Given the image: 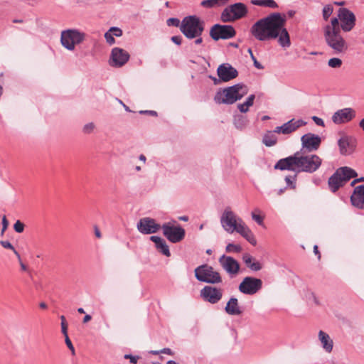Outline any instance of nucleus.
I'll use <instances>...</instances> for the list:
<instances>
[{
    "instance_id": "nucleus-1",
    "label": "nucleus",
    "mask_w": 364,
    "mask_h": 364,
    "mask_svg": "<svg viewBox=\"0 0 364 364\" xmlns=\"http://www.w3.org/2000/svg\"><path fill=\"white\" fill-rule=\"evenodd\" d=\"M285 24L284 16L279 13H273L256 21L250 28V33L259 41L277 39L281 47L287 48L291 46V40Z\"/></svg>"
},
{
    "instance_id": "nucleus-2",
    "label": "nucleus",
    "mask_w": 364,
    "mask_h": 364,
    "mask_svg": "<svg viewBox=\"0 0 364 364\" xmlns=\"http://www.w3.org/2000/svg\"><path fill=\"white\" fill-rule=\"evenodd\" d=\"M321 163L322 160L316 154L304 156L297 151L292 156L279 159L275 164L274 168L296 173H314L321 166Z\"/></svg>"
},
{
    "instance_id": "nucleus-3",
    "label": "nucleus",
    "mask_w": 364,
    "mask_h": 364,
    "mask_svg": "<svg viewBox=\"0 0 364 364\" xmlns=\"http://www.w3.org/2000/svg\"><path fill=\"white\" fill-rule=\"evenodd\" d=\"M220 223L222 227L226 232L229 233L237 232L251 245L254 246L257 245V240L252 230L245 223L242 219L238 218L230 208H227L224 210L220 218Z\"/></svg>"
},
{
    "instance_id": "nucleus-4",
    "label": "nucleus",
    "mask_w": 364,
    "mask_h": 364,
    "mask_svg": "<svg viewBox=\"0 0 364 364\" xmlns=\"http://www.w3.org/2000/svg\"><path fill=\"white\" fill-rule=\"evenodd\" d=\"M337 21H331L330 24L326 25L323 30V36L327 46L333 50L334 54L346 53L348 45L342 36L340 28H336Z\"/></svg>"
},
{
    "instance_id": "nucleus-5",
    "label": "nucleus",
    "mask_w": 364,
    "mask_h": 364,
    "mask_svg": "<svg viewBox=\"0 0 364 364\" xmlns=\"http://www.w3.org/2000/svg\"><path fill=\"white\" fill-rule=\"evenodd\" d=\"M248 92L247 86L236 84L217 92L214 100L218 104L232 105L242 99Z\"/></svg>"
},
{
    "instance_id": "nucleus-6",
    "label": "nucleus",
    "mask_w": 364,
    "mask_h": 364,
    "mask_svg": "<svg viewBox=\"0 0 364 364\" xmlns=\"http://www.w3.org/2000/svg\"><path fill=\"white\" fill-rule=\"evenodd\" d=\"M357 176V172L352 168L348 166L340 167L328 178L329 188L332 192L335 193L351 178Z\"/></svg>"
},
{
    "instance_id": "nucleus-7",
    "label": "nucleus",
    "mask_w": 364,
    "mask_h": 364,
    "mask_svg": "<svg viewBox=\"0 0 364 364\" xmlns=\"http://www.w3.org/2000/svg\"><path fill=\"white\" fill-rule=\"evenodd\" d=\"M180 31L188 39L201 36L204 31V22L196 16L185 17L180 25Z\"/></svg>"
},
{
    "instance_id": "nucleus-8",
    "label": "nucleus",
    "mask_w": 364,
    "mask_h": 364,
    "mask_svg": "<svg viewBox=\"0 0 364 364\" xmlns=\"http://www.w3.org/2000/svg\"><path fill=\"white\" fill-rule=\"evenodd\" d=\"M334 20L337 21L335 28H340L343 32H350L355 26V15L347 8H340L337 12V17H333L331 19V21Z\"/></svg>"
},
{
    "instance_id": "nucleus-9",
    "label": "nucleus",
    "mask_w": 364,
    "mask_h": 364,
    "mask_svg": "<svg viewBox=\"0 0 364 364\" xmlns=\"http://www.w3.org/2000/svg\"><path fill=\"white\" fill-rule=\"evenodd\" d=\"M86 38V33L76 28L63 31L60 36L62 46L68 50H74L76 45L82 43Z\"/></svg>"
},
{
    "instance_id": "nucleus-10",
    "label": "nucleus",
    "mask_w": 364,
    "mask_h": 364,
    "mask_svg": "<svg viewBox=\"0 0 364 364\" xmlns=\"http://www.w3.org/2000/svg\"><path fill=\"white\" fill-rule=\"evenodd\" d=\"M195 277L199 282L208 284H219L222 282L220 274L208 264H202L194 270Z\"/></svg>"
},
{
    "instance_id": "nucleus-11",
    "label": "nucleus",
    "mask_w": 364,
    "mask_h": 364,
    "mask_svg": "<svg viewBox=\"0 0 364 364\" xmlns=\"http://www.w3.org/2000/svg\"><path fill=\"white\" fill-rule=\"evenodd\" d=\"M247 8L243 3H235L225 8L221 14L223 22H232L245 17L247 14Z\"/></svg>"
},
{
    "instance_id": "nucleus-12",
    "label": "nucleus",
    "mask_w": 364,
    "mask_h": 364,
    "mask_svg": "<svg viewBox=\"0 0 364 364\" xmlns=\"http://www.w3.org/2000/svg\"><path fill=\"white\" fill-rule=\"evenodd\" d=\"M176 221L168 222L161 226L164 235L173 243H177L183 240L185 230L179 225H175Z\"/></svg>"
},
{
    "instance_id": "nucleus-13",
    "label": "nucleus",
    "mask_w": 364,
    "mask_h": 364,
    "mask_svg": "<svg viewBox=\"0 0 364 364\" xmlns=\"http://www.w3.org/2000/svg\"><path fill=\"white\" fill-rule=\"evenodd\" d=\"M235 35V29L230 25L215 24L210 30V36L214 41L230 39Z\"/></svg>"
},
{
    "instance_id": "nucleus-14",
    "label": "nucleus",
    "mask_w": 364,
    "mask_h": 364,
    "mask_svg": "<svg viewBox=\"0 0 364 364\" xmlns=\"http://www.w3.org/2000/svg\"><path fill=\"white\" fill-rule=\"evenodd\" d=\"M223 295V289L213 286H205L200 291V296L203 300L211 304L218 303L222 299Z\"/></svg>"
},
{
    "instance_id": "nucleus-15",
    "label": "nucleus",
    "mask_w": 364,
    "mask_h": 364,
    "mask_svg": "<svg viewBox=\"0 0 364 364\" xmlns=\"http://www.w3.org/2000/svg\"><path fill=\"white\" fill-rule=\"evenodd\" d=\"M262 286L260 279L247 277L243 279L239 285V290L245 294L252 295L257 293Z\"/></svg>"
},
{
    "instance_id": "nucleus-16",
    "label": "nucleus",
    "mask_w": 364,
    "mask_h": 364,
    "mask_svg": "<svg viewBox=\"0 0 364 364\" xmlns=\"http://www.w3.org/2000/svg\"><path fill=\"white\" fill-rule=\"evenodd\" d=\"M218 262L223 269L230 276L235 277L240 272L239 262L230 256L222 255Z\"/></svg>"
},
{
    "instance_id": "nucleus-17",
    "label": "nucleus",
    "mask_w": 364,
    "mask_h": 364,
    "mask_svg": "<svg viewBox=\"0 0 364 364\" xmlns=\"http://www.w3.org/2000/svg\"><path fill=\"white\" fill-rule=\"evenodd\" d=\"M130 55L125 50L116 47L112 50L109 65L112 67L120 68L129 60Z\"/></svg>"
},
{
    "instance_id": "nucleus-18",
    "label": "nucleus",
    "mask_w": 364,
    "mask_h": 364,
    "mask_svg": "<svg viewBox=\"0 0 364 364\" xmlns=\"http://www.w3.org/2000/svg\"><path fill=\"white\" fill-rule=\"evenodd\" d=\"M138 230L144 235H149L156 232L161 228L160 225L150 218H143L137 223Z\"/></svg>"
},
{
    "instance_id": "nucleus-19",
    "label": "nucleus",
    "mask_w": 364,
    "mask_h": 364,
    "mask_svg": "<svg viewBox=\"0 0 364 364\" xmlns=\"http://www.w3.org/2000/svg\"><path fill=\"white\" fill-rule=\"evenodd\" d=\"M355 117V111L350 107L336 111L332 116V121L336 124H341L351 121Z\"/></svg>"
},
{
    "instance_id": "nucleus-20",
    "label": "nucleus",
    "mask_w": 364,
    "mask_h": 364,
    "mask_svg": "<svg viewBox=\"0 0 364 364\" xmlns=\"http://www.w3.org/2000/svg\"><path fill=\"white\" fill-rule=\"evenodd\" d=\"M302 148L309 151H316L321 144V139L320 136L314 134L308 133L303 135L301 138Z\"/></svg>"
},
{
    "instance_id": "nucleus-21",
    "label": "nucleus",
    "mask_w": 364,
    "mask_h": 364,
    "mask_svg": "<svg viewBox=\"0 0 364 364\" xmlns=\"http://www.w3.org/2000/svg\"><path fill=\"white\" fill-rule=\"evenodd\" d=\"M218 76L223 82H228L235 79L238 72L229 63H223L220 65L217 70Z\"/></svg>"
},
{
    "instance_id": "nucleus-22",
    "label": "nucleus",
    "mask_w": 364,
    "mask_h": 364,
    "mask_svg": "<svg viewBox=\"0 0 364 364\" xmlns=\"http://www.w3.org/2000/svg\"><path fill=\"white\" fill-rule=\"evenodd\" d=\"M306 123L301 119H292L289 122L284 123L282 126L277 127L274 132L277 134H289L296 131L300 127L304 125Z\"/></svg>"
},
{
    "instance_id": "nucleus-23",
    "label": "nucleus",
    "mask_w": 364,
    "mask_h": 364,
    "mask_svg": "<svg viewBox=\"0 0 364 364\" xmlns=\"http://www.w3.org/2000/svg\"><path fill=\"white\" fill-rule=\"evenodd\" d=\"M338 144L340 153L345 156L353 154L356 146L355 140L350 139L348 136L341 137L338 140Z\"/></svg>"
},
{
    "instance_id": "nucleus-24",
    "label": "nucleus",
    "mask_w": 364,
    "mask_h": 364,
    "mask_svg": "<svg viewBox=\"0 0 364 364\" xmlns=\"http://www.w3.org/2000/svg\"><path fill=\"white\" fill-rule=\"evenodd\" d=\"M350 201L353 206L359 209H364V185L355 187L350 196Z\"/></svg>"
},
{
    "instance_id": "nucleus-25",
    "label": "nucleus",
    "mask_w": 364,
    "mask_h": 364,
    "mask_svg": "<svg viewBox=\"0 0 364 364\" xmlns=\"http://www.w3.org/2000/svg\"><path fill=\"white\" fill-rule=\"evenodd\" d=\"M318 340L321 344L323 349L326 353H331L333 348V341L330 336L323 331H319L318 334Z\"/></svg>"
},
{
    "instance_id": "nucleus-26",
    "label": "nucleus",
    "mask_w": 364,
    "mask_h": 364,
    "mask_svg": "<svg viewBox=\"0 0 364 364\" xmlns=\"http://www.w3.org/2000/svg\"><path fill=\"white\" fill-rule=\"evenodd\" d=\"M225 310L228 314L232 316H237L242 313L238 304V301L235 297H231L230 299L226 304Z\"/></svg>"
},
{
    "instance_id": "nucleus-27",
    "label": "nucleus",
    "mask_w": 364,
    "mask_h": 364,
    "mask_svg": "<svg viewBox=\"0 0 364 364\" xmlns=\"http://www.w3.org/2000/svg\"><path fill=\"white\" fill-rule=\"evenodd\" d=\"M150 240L155 243L156 247L159 250L163 255L166 257L170 256V251L168 246L166 245V241L159 236H151Z\"/></svg>"
},
{
    "instance_id": "nucleus-28",
    "label": "nucleus",
    "mask_w": 364,
    "mask_h": 364,
    "mask_svg": "<svg viewBox=\"0 0 364 364\" xmlns=\"http://www.w3.org/2000/svg\"><path fill=\"white\" fill-rule=\"evenodd\" d=\"M122 36V31L118 27H111L105 33V38L109 45H113L115 43L114 36L120 37Z\"/></svg>"
},
{
    "instance_id": "nucleus-29",
    "label": "nucleus",
    "mask_w": 364,
    "mask_h": 364,
    "mask_svg": "<svg viewBox=\"0 0 364 364\" xmlns=\"http://www.w3.org/2000/svg\"><path fill=\"white\" fill-rule=\"evenodd\" d=\"M242 259L245 264L250 269L253 271H259L262 269V264L258 261H256L250 254L246 253L242 256Z\"/></svg>"
},
{
    "instance_id": "nucleus-30",
    "label": "nucleus",
    "mask_w": 364,
    "mask_h": 364,
    "mask_svg": "<svg viewBox=\"0 0 364 364\" xmlns=\"http://www.w3.org/2000/svg\"><path fill=\"white\" fill-rule=\"evenodd\" d=\"M277 132L274 131H267L263 136L262 142L267 146H272L277 142Z\"/></svg>"
},
{
    "instance_id": "nucleus-31",
    "label": "nucleus",
    "mask_w": 364,
    "mask_h": 364,
    "mask_svg": "<svg viewBox=\"0 0 364 364\" xmlns=\"http://www.w3.org/2000/svg\"><path fill=\"white\" fill-rule=\"evenodd\" d=\"M229 0H203L200 5L204 8L211 9L225 5Z\"/></svg>"
},
{
    "instance_id": "nucleus-32",
    "label": "nucleus",
    "mask_w": 364,
    "mask_h": 364,
    "mask_svg": "<svg viewBox=\"0 0 364 364\" xmlns=\"http://www.w3.org/2000/svg\"><path fill=\"white\" fill-rule=\"evenodd\" d=\"M255 98V95H253V94L250 95L247 98V100H245V102L237 105L238 109L242 113L247 112L249 110L250 107L252 106V105L254 103Z\"/></svg>"
},
{
    "instance_id": "nucleus-33",
    "label": "nucleus",
    "mask_w": 364,
    "mask_h": 364,
    "mask_svg": "<svg viewBox=\"0 0 364 364\" xmlns=\"http://www.w3.org/2000/svg\"><path fill=\"white\" fill-rule=\"evenodd\" d=\"M252 4L256 6H260L268 8H277V4L274 0H252Z\"/></svg>"
},
{
    "instance_id": "nucleus-34",
    "label": "nucleus",
    "mask_w": 364,
    "mask_h": 364,
    "mask_svg": "<svg viewBox=\"0 0 364 364\" xmlns=\"http://www.w3.org/2000/svg\"><path fill=\"white\" fill-rule=\"evenodd\" d=\"M333 8L332 5L327 4V5L324 6L323 8V11H322V15H323V19L325 21H327L329 18V17L331 16V14H333Z\"/></svg>"
},
{
    "instance_id": "nucleus-35",
    "label": "nucleus",
    "mask_w": 364,
    "mask_h": 364,
    "mask_svg": "<svg viewBox=\"0 0 364 364\" xmlns=\"http://www.w3.org/2000/svg\"><path fill=\"white\" fill-rule=\"evenodd\" d=\"M0 244L3 247L12 250L14 252V253L15 254V255L16 256L17 259H20V254L16 250L14 247L12 245V244L9 241L1 240L0 242Z\"/></svg>"
},
{
    "instance_id": "nucleus-36",
    "label": "nucleus",
    "mask_w": 364,
    "mask_h": 364,
    "mask_svg": "<svg viewBox=\"0 0 364 364\" xmlns=\"http://www.w3.org/2000/svg\"><path fill=\"white\" fill-rule=\"evenodd\" d=\"M343 62L338 58H332L328 60V65L332 68H339L341 67Z\"/></svg>"
},
{
    "instance_id": "nucleus-37",
    "label": "nucleus",
    "mask_w": 364,
    "mask_h": 364,
    "mask_svg": "<svg viewBox=\"0 0 364 364\" xmlns=\"http://www.w3.org/2000/svg\"><path fill=\"white\" fill-rule=\"evenodd\" d=\"M296 176H287L285 177V182L288 188L294 189L296 188Z\"/></svg>"
},
{
    "instance_id": "nucleus-38",
    "label": "nucleus",
    "mask_w": 364,
    "mask_h": 364,
    "mask_svg": "<svg viewBox=\"0 0 364 364\" xmlns=\"http://www.w3.org/2000/svg\"><path fill=\"white\" fill-rule=\"evenodd\" d=\"M227 252H240L242 251V247L240 245L233 243H229L225 248Z\"/></svg>"
},
{
    "instance_id": "nucleus-39",
    "label": "nucleus",
    "mask_w": 364,
    "mask_h": 364,
    "mask_svg": "<svg viewBox=\"0 0 364 364\" xmlns=\"http://www.w3.org/2000/svg\"><path fill=\"white\" fill-rule=\"evenodd\" d=\"M259 213V210L257 209L254 211L252 212L251 215H252V218L259 225H263V220H264V217L257 214L256 213Z\"/></svg>"
},
{
    "instance_id": "nucleus-40",
    "label": "nucleus",
    "mask_w": 364,
    "mask_h": 364,
    "mask_svg": "<svg viewBox=\"0 0 364 364\" xmlns=\"http://www.w3.org/2000/svg\"><path fill=\"white\" fill-rule=\"evenodd\" d=\"M167 25L169 26L180 27L181 23L179 19L176 18H170L167 20Z\"/></svg>"
},
{
    "instance_id": "nucleus-41",
    "label": "nucleus",
    "mask_w": 364,
    "mask_h": 364,
    "mask_svg": "<svg viewBox=\"0 0 364 364\" xmlns=\"http://www.w3.org/2000/svg\"><path fill=\"white\" fill-rule=\"evenodd\" d=\"M14 229L16 232L21 233L24 230V225L21 221L17 220L14 225Z\"/></svg>"
},
{
    "instance_id": "nucleus-42",
    "label": "nucleus",
    "mask_w": 364,
    "mask_h": 364,
    "mask_svg": "<svg viewBox=\"0 0 364 364\" xmlns=\"http://www.w3.org/2000/svg\"><path fill=\"white\" fill-rule=\"evenodd\" d=\"M65 343H66L68 348L70 350L72 354L75 355V348H74L70 339L69 338L68 336H65Z\"/></svg>"
},
{
    "instance_id": "nucleus-43",
    "label": "nucleus",
    "mask_w": 364,
    "mask_h": 364,
    "mask_svg": "<svg viewBox=\"0 0 364 364\" xmlns=\"http://www.w3.org/2000/svg\"><path fill=\"white\" fill-rule=\"evenodd\" d=\"M124 358L125 359H129L130 363L132 364H136L138 362V360L139 359V356H134V355H132L130 354H125Z\"/></svg>"
},
{
    "instance_id": "nucleus-44",
    "label": "nucleus",
    "mask_w": 364,
    "mask_h": 364,
    "mask_svg": "<svg viewBox=\"0 0 364 364\" xmlns=\"http://www.w3.org/2000/svg\"><path fill=\"white\" fill-rule=\"evenodd\" d=\"M95 125L93 123H88L84 126L83 131L84 132L89 134L93 131Z\"/></svg>"
},
{
    "instance_id": "nucleus-45",
    "label": "nucleus",
    "mask_w": 364,
    "mask_h": 364,
    "mask_svg": "<svg viewBox=\"0 0 364 364\" xmlns=\"http://www.w3.org/2000/svg\"><path fill=\"white\" fill-rule=\"evenodd\" d=\"M312 120L318 126H321V127H324L325 126L323 120L321 118L318 117H316V116L312 117Z\"/></svg>"
},
{
    "instance_id": "nucleus-46",
    "label": "nucleus",
    "mask_w": 364,
    "mask_h": 364,
    "mask_svg": "<svg viewBox=\"0 0 364 364\" xmlns=\"http://www.w3.org/2000/svg\"><path fill=\"white\" fill-rule=\"evenodd\" d=\"M9 225V222L6 219V217L5 215L2 218V231L1 232L4 233V232L7 229Z\"/></svg>"
},
{
    "instance_id": "nucleus-47",
    "label": "nucleus",
    "mask_w": 364,
    "mask_h": 364,
    "mask_svg": "<svg viewBox=\"0 0 364 364\" xmlns=\"http://www.w3.org/2000/svg\"><path fill=\"white\" fill-rule=\"evenodd\" d=\"M171 41L176 45L181 44V37L179 36H174L171 37Z\"/></svg>"
},
{
    "instance_id": "nucleus-48",
    "label": "nucleus",
    "mask_w": 364,
    "mask_h": 364,
    "mask_svg": "<svg viewBox=\"0 0 364 364\" xmlns=\"http://www.w3.org/2000/svg\"><path fill=\"white\" fill-rule=\"evenodd\" d=\"M61 330L63 334L66 336L68 335V325L66 323L61 322Z\"/></svg>"
},
{
    "instance_id": "nucleus-49",
    "label": "nucleus",
    "mask_w": 364,
    "mask_h": 364,
    "mask_svg": "<svg viewBox=\"0 0 364 364\" xmlns=\"http://www.w3.org/2000/svg\"><path fill=\"white\" fill-rule=\"evenodd\" d=\"M252 60L254 61V65L258 69H262L263 66L257 60L256 58L252 54Z\"/></svg>"
},
{
    "instance_id": "nucleus-50",
    "label": "nucleus",
    "mask_w": 364,
    "mask_h": 364,
    "mask_svg": "<svg viewBox=\"0 0 364 364\" xmlns=\"http://www.w3.org/2000/svg\"><path fill=\"white\" fill-rule=\"evenodd\" d=\"M18 260L19 262L21 270L22 271H25V272L27 271L28 270L27 266L23 264V262L21 260V257H20V259H18Z\"/></svg>"
},
{
    "instance_id": "nucleus-51",
    "label": "nucleus",
    "mask_w": 364,
    "mask_h": 364,
    "mask_svg": "<svg viewBox=\"0 0 364 364\" xmlns=\"http://www.w3.org/2000/svg\"><path fill=\"white\" fill-rule=\"evenodd\" d=\"M194 38H196L194 41L195 44L200 45L203 43V38L201 36H198V37H195Z\"/></svg>"
},
{
    "instance_id": "nucleus-52",
    "label": "nucleus",
    "mask_w": 364,
    "mask_h": 364,
    "mask_svg": "<svg viewBox=\"0 0 364 364\" xmlns=\"http://www.w3.org/2000/svg\"><path fill=\"white\" fill-rule=\"evenodd\" d=\"M161 353L168 354V355L173 354L172 350L170 348H164L163 350H161Z\"/></svg>"
},
{
    "instance_id": "nucleus-53",
    "label": "nucleus",
    "mask_w": 364,
    "mask_h": 364,
    "mask_svg": "<svg viewBox=\"0 0 364 364\" xmlns=\"http://www.w3.org/2000/svg\"><path fill=\"white\" fill-rule=\"evenodd\" d=\"M91 318H92L91 316L87 314L85 316V317L83 318V322L87 323V322L90 321L91 320Z\"/></svg>"
},
{
    "instance_id": "nucleus-54",
    "label": "nucleus",
    "mask_w": 364,
    "mask_h": 364,
    "mask_svg": "<svg viewBox=\"0 0 364 364\" xmlns=\"http://www.w3.org/2000/svg\"><path fill=\"white\" fill-rule=\"evenodd\" d=\"M314 253H315L316 255H318V258H320V257H321V256H320V254H319V252H318V246H317V245H315V246L314 247Z\"/></svg>"
},
{
    "instance_id": "nucleus-55",
    "label": "nucleus",
    "mask_w": 364,
    "mask_h": 364,
    "mask_svg": "<svg viewBox=\"0 0 364 364\" xmlns=\"http://www.w3.org/2000/svg\"><path fill=\"white\" fill-rule=\"evenodd\" d=\"M359 126L364 131V118L360 121Z\"/></svg>"
},
{
    "instance_id": "nucleus-56",
    "label": "nucleus",
    "mask_w": 364,
    "mask_h": 364,
    "mask_svg": "<svg viewBox=\"0 0 364 364\" xmlns=\"http://www.w3.org/2000/svg\"><path fill=\"white\" fill-rule=\"evenodd\" d=\"M39 306H40V308L43 309H47V304L44 302L40 303Z\"/></svg>"
},
{
    "instance_id": "nucleus-57",
    "label": "nucleus",
    "mask_w": 364,
    "mask_h": 364,
    "mask_svg": "<svg viewBox=\"0 0 364 364\" xmlns=\"http://www.w3.org/2000/svg\"><path fill=\"white\" fill-rule=\"evenodd\" d=\"M95 235L98 238L101 237V234H100V230L98 229L95 230Z\"/></svg>"
},
{
    "instance_id": "nucleus-58",
    "label": "nucleus",
    "mask_w": 364,
    "mask_h": 364,
    "mask_svg": "<svg viewBox=\"0 0 364 364\" xmlns=\"http://www.w3.org/2000/svg\"><path fill=\"white\" fill-rule=\"evenodd\" d=\"M334 4L338 6H343L345 4V1H335Z\"/></svg>"
},
{
    "instance_id": "nucleus-59",
    "label": "nucleus",
    "mask_w": 364,
    "mask_h": 364,
    "mask_svg": "<svg viewBox=\"0 0 364 364\" xmlns=\"http://www.w3.org/2000/svg\"><path fill=\"white\" fill-rule=\"evenodd\" d=\"M358 178H355L354 179L351 183H350V186H354L357 183H358Z\"/></svg>"
},
{
    "instance_id": "nucleus-60",
    "label": "nucleus",
    "mask_w": 364,
    "mask_h": 364,
    "mask_svg": "<svg viewBox=\"0 0 364 364\" xmlns=\"http://www.w3.org/2000/svg\"><path fill=\"white\" fill-rule=\"evenodd\" d=\"M139 160H141V161H142L145 162V161H146V157H145V156H144V155H143V154H141V155L139 156Z\"/></svg>"
},
{
    "instance_id": "nucleus-61",
    "label": "nucleus",
    "mask_w": 364,
    "mask_h": 364,
    "mask_svg": "<svg viewBox=\"0 0 364 364\" xmlns=\"http://www.w3.org/2000/svg\"><path fill=\"white\" fill-rule=\"evenodd\" d=\"M179 220L183 221H187L188 220V218L187 216H181L179 218Z\"/></svg>"
},
{
    "instance_id": "nucleus-62",
    "label": "nucleus",
    "mask_w": 364,
    "mask_h": 364,
    "mask_svg": "<svg viewBox=\"0 0 364 364\" xmlns=\"http://www.w3.org/2000/svg\"><path fill=\"white\" fill-rule=\"evenodd\" d=\"M166 364H178V363L174 360H169L167 362Z\"/></svg>"
},
{
    "instance_id": "nucleus-63",
    "label": "nucleus",
    "mask_w": 364,
    "mask_h": 364,
    "mask_svg": "<svg viewBox=\"0 0 364 364\" xmlns=\"http://www.w3.org/2000/svg\"><path fill=\"white\" fill-rule=\"evenodd\" d=\"M269 119V116H267V115L263 116V117H262V121H265V120H267V119Z\"/></svg>"
},
{
    "instance_id": "nucleus-64",
    "label": "nucleus",
    "mask_w": 364,
    "mask_h": 364,
    "mask_svg": "<svg viewBox=\"0 0 364 364\" xmlns=\"http://www.w3.org/2000/svg\"><path fill=\"white\" fill-rule=\"evenodd\" d=\"M77 311L80 313V314H84L85 313V311L82 308H79L77 309Z\"/></svg>"
}]
</instances>
